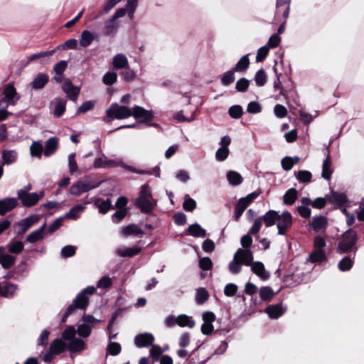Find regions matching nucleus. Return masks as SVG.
<instances>
[{
  "mask_svg": "<svg viewBox=\"0 0 364 364\" xmlns=\"http://www.w3.org/2000/svg\"><path fill=\"white\" fill-rule=\"evenodd\" d=\"M357 241L358 235L356 232L351 228L348 229L341 235L336 252L341 255L353 252L355 256L358 249L356 246Z\"/></svg>",
  "mask_w": 364,
  "mask_h": 364,
  "instance_id": "f257e3e1",
  "label": "nucleus"
},
{
  "mask_svg": "<svg viewBox=\"0 0 364 364\" xmlns=\"http://www.w3.org/2000/svg\"><path fill=\"white\" fill-rule=\"evenodd\" d=\"M139 123L144 124L148 127H157L159 126L156 123H152L154 119V114L151 110H146L144 107L135 105L132 108V114Z\"/></svg>",
  "mask_w": 364,
  "mask_h": 364,
  "instance_id": "f03ea898",
  "label": "nucleus"
},
{
  "mask_svg": "<svg viewBox=\"0 0 364 364\" xmlns=\"http://www.w3.org/2000/svg\"><path fill=\"white\" fill-rule=\"evenodd\" d=\"M106 114L107 117L122 119L131 117L132 109L126 106H121L117 103H114L111 105L110 107L107 110Z\"/></svg>",
  "mask_w": 364,
  "mask_h": 364,
  "instance_id": "7ed1b4c3",
  "label": "nucleus"
},
{
  "mask_svg": "<svg viewBox=\"0 0 364 364\" xmlns=\"http://www.w3.org/2000/svg\"><path fill=\"white\" fill-rule=\"evenodd\" d=\"M4 97L0 100V106L3 103L7 105H15L20 99V95L17 93L13 83L6 84L3 90Z\"/></svg>",
  "mask_w": 364,
  "mask_h": 364,
  "instance_id": "20e7f679",
  "label": "nucleus"
},
{
  "mask_svg": "<svg viewBox=\"0 0 364 364\" xmlns=\"http://www.w3.org/2000/svg\"><path fill=\"white\" fill-rule=\"evenodd\" d=\"M17 199L21 201L25 207H32L38 203L39 200L43 197V193L41 192L40 195L37 193H29L27 190L20 189L17 191Z\"/></svg>",
  "mask_w": 364,
  "mask_h": 364,
  "instance_id": "39448f33",
  "label": "nucleus"
},
{
  "mask_svg": "<svg viewBox=\"0 0 364 364\" xmlns=\"http://www.w3.org/2000/svg\"><path fill=\"white\" fill-rule=\"evenodd\" d=\"M293 225V218L290 212L284 210L279 214L277 220V228L278 234L285 235L287 232L291 228Z\"/></svg>",
  "mask_w": 364,
  "mask_h": 364,
  "instance_id": "423d86ee",
  "label": "nucleus"
},
{
  "mask_svg": "<svg viewBox=\"0 0 364 364\" xmlns=\"http://www.w3.org/2000/svg\"><path fill=\"white\" fill-rule=\"evenodd\" d=\"M62 90L67 95L68 98L75 102L78 97L80 90L78 87L73 85L70 79H66L62 85Z\"/></svg>",
  "mask_w": 364,
  "mask_h": 364,
  "instance_id": "0eeeda50",
  "label": "nucleus"
},
{
  "mask_svg": "<svg viewBox=\"0 0 364 364\" xmlns=\"http://www.w3.org/2000/svg\"><path fill=\"white\" fill-rule=\"evenodd\" d=\"M18 205L16 198H5L0 200V215L4 216Z\"/></svg>",
  "mask_w": 364,
  "mask_h": 364,
  "instance_id": "6e6552de",
  "label": "nucleus"
},
{
  "mask_svg": "<svg viewBox=\"0 0 364 364\" xmlns=\"http://www.w3.org/2000/svg\"><path fill=\"white\" fill-rule=\"evenodd\" d=\"M328 202L333 203L335 205L341 208L346 206L349 203L347 196L343 193L331 191V194L327 196Z\"/></svg>",
  "mask_w": 364,
  "mask_h": 364,
  "instance_id": "1a4fd4ad",
  "label": "nucleus"
},
{
  "mask_svg": "<svg viewBox=\"0 0 364 364\" xmlns=\"http://www.w3.org/2000/svg\"><path fill=\"white\" fill-rule=\"evenodd\" d=\"M136 205L143 213H150L156 205V202L153 198H136Z\"/></svg>",
  "mask_w": 364,
  "mask_h": 364,
  "instance_id": "9d476101",
  "label": "nucleus"
},
{
  "mask_svg": "<svg viewBox=\"0 0 364 364\" xmlns=\"http://www.w3.org/2000/svg\"><path fill=\"white\" fill-rule=\"evenodd\" d=\"M235 255L242 265L250 266L252 264L253 252L250 250L239 248Z\"/></svg>",
  "mask_w": 364,
  "mask_h": 364,
  "instance_id": "9b49d317",
  "label": "nucleus"
},
{
  "mask_svg": "<svg viewBox=\"0 0 364 364\" xmlns=\"http://www.w3.org/2000/svg\"><path fill=\"white\" fill-rule=\"evenodd\" d=\"M154 341V337L151 333H144L138 334L134 338V343L139 348L148 347L152 346Z\"/></svg>",
  "mask_w": 364,
  "mask_h": 364,
  "instance_id": "f8f14e48",
  "label": "nucleus"
},
{
  "mask_svg": "<svg viewBox=\"0 0 364 364\" xmlns=\"http://www.w3.org/2000/svg\"><path fill=\"white\" fill-rule=\"evenodd\" d=\"M290 2L291 0H277L275 20L281 13L284 18H288L289 14Z\"/></svg>",
  "mask_w": 364,
  "mask_h": 364,
  "instance_id": "ddd939ff",
  "label": "nucleus"
},
{
  "mask_svg": "<svg viewBox=\"0 0 364 364\" xmlns=\"http://www.w3.org/2000/svg\"><path fill=\"white\" fill-rule=\"evenodd\" d=\"M264 312L268 314L270 318L277 319L285 313V309L282 308V303H280L268 305L265 308Z\"/></svg>",
  "mask_w": 364,
  "mask_h": 364,
  "instance_id": "4468645a",
  "label": "nucleus"
},
{
  "mask_svg": "<svg viewBox=\"0 0 364 364\" xmlns=\"http://www.w3.org/2000/svg\"><path fill=\"white\" fill-rule=\"evenodd\" d=\"M16 262V257L5 254V249L4 247H0V264L1 267L8 269L14 265Z\"/></svg>",
  "mask_w": 364,
  "mask_h": 364,
  "instance_id": "2eb2a0df",
  "label": "nucleus"
},
{
  "mask_svg": "<svg viewBox=\"0 0 364 364\" xmlns=\"http://www.w3.org/2000/svg\"><path fill=\"white\" fill-rule=\"evenodd\" d=\"M250 266L252 272L262 280L269 278L270 274L265 270L264 265L262 262H252Z\"/></svg>",
  "mask_w": 364,
  "mask_h": 364,
  "instance_id": "dca6fc26",
  "label": "nucleus"
},
{
  "mask_svg": "<svg viewBox=\"0 0 364 364\" xmlns=\"http://www.w3.org/2000/svg\"><path fill=\"white\" fill-rule=\"evenodd\" d=\"M141 247L134 246L132 247H122L118 248L116 253L118 256L122 257H133L139 255L141 252Z\"/></svg>",
  "mask_w": 364,
  "mask_h": 364,
  "instance_id": "f3484780",
  "label": "nucleus"
},
{
  "mask_svg": "<svg viewBox=\"0 0 364 364\" xmlns=\"http://www.w3.org/2000/svg\"><path fill=\"white\" fill-rule=\"evenodd\" d=\"M56 49H53L51 50L48 51H41L37 53H34L28 56L26 59V61L24 62V60H22V65L26 67L27 66L29 63L37 60H42L44 59L46 57L50 56L53 55L55 53Z\"/></svg>",
  "mask_w": 364,
  "mask_h": 364,
  "instance_id": "a211bd4d",
  "label": "nucleus"
},
{
  "mask_svg": "<svg viewBox=\"0 0 364 364\" xmlns=\"http://www.w3.org/2000/svg\"><path fill=\"white\" fill-rule=\"evenodd\" d=\"M39 219V215H33L21 220L18 223V225L21 226V230L18 233H25L33 225L37 223Z\"/></svg>",
  "mask_w": 364,
  "mask_h": 364,
  "instance_id": "6ab92c4d",
  "label": "nucleus"
},
{
  "mask_svg": "<svg viewBox=\"0 0 364 364\" xmlns=\"http://www.w3.org/2000/svg\"><path fill=\"white\" fill-rule=\"evenodd\" d=\"M279 216V212L274 210H269L264 215L261 216V218L266 227H272L276 224Z\"/></svg>",
  "mask_w": 364,
  "mask_h": 364,
  "instance_id": "aec40b11",
  "label": "nucleus"
},
{
  "mask_svg": "<svg viewBox=\"0 0 364 364\" xmlns=\"http://www.w3.org/2000/svg\"><path fill=\"white\" fill-rule=\"evenodd\" d=\"M186 235L195 237H205L206 231L199 224L195 223L188 226L186 230Z\"/></svg>",
  "mask_w": 364,
  "mask_h": 364,
  "instance_id": "412c9836",
  "label": "nucleus"
},
{
  "mask_svg": "<svg viewBox=\"0 0 364 364\" xmlns=\"http://www.w3.org/2000/svg\"><path fill=\"white\" fill-rule=\"evenodd\" d=\"M327 225V218L323 215L314 217L312 220L310 222V226L316 232H318L322 229L326 228Z\"/></svg>",
  "mask_w": 364,
  "mask_h": 364,
  "instance_id": "4be33fe9",
  "label": "nucleus"
},
{
  "mask_svg": "<svg viewBox=\"0 0 364 364\" xmlns=\"http://www.w3.org/2000/svg\"><path fill=\"white\" fill-rule=\"evenodd\" d=\"M58 139L56 136L50 137L46 141L44 156H50L53 154L58 149Z\"/></svg>",
  "mask_w": 364,
  "mask_h": 364,
  "instance_id": "5701e85b",
  "label": "nucleus"
},
{
  "mask_svg": "<svg viewBox=\"0 0 364 364\" xmlns=\"http://www.w3.org/2000/svg\"><path fill=\"white\" fill-rule=\"evenodd\" d=\"M46 227V224L44 223L39 229L31 232L26 239V242L35 243L41 241L44 238V230Z\"/></svg>",
  "mask_w": 364,
  "mask_h": 364,
  "instance_id": "b1692460",
  "label": "nucleus"
},
{
  "mask_svg": "<svg viewBox=\"0 0 364 364\" xmlns=\"http://www.w3.org/2000/svg\"><path fill=\"white\" fill-rule=\"evenodd\" d=\"M67 348L70 352L78 353L85 348V343L83 340L78 338H74L67 345Z\"/></svg>",
  "mask_w": 364,
  "mask_h": 364,
  "instance_id": "393cba45",
  "label": "nucleus"
},
{
  "mask_svg": "<svg viewBox=\"0 0 364 364\" xmlns=\"http://www.w3.org/2000/svg\"><path fill=\"white\" fill-rule=\"evenodd\" d=\"M66 348V343L61 338H56L51 343L49 350L54 355H60Z\"/></svg>",
  "mask_w": 364,
  "mask_h": 364,
  "instance_id": "a878e982",
  "label": "nucleus"
},
{
  "mask_svg": "<svg viewBox=\"0 0 364 364\" xmlns=\"http://www.w3.org/2000/svg\"><path fill=\"white\" fill-rule=\"evenodd\" d=\"M48 76L45 73H39L31 82V87L34 90H40L48 83Z\"/></svg>",
  "mask_w": 364,
  "mask_h": 364,
  "instance_id": "bb28decb",
  "label": "nucleus"
},
{
  "mask_svg": "<svg viewBox=\"0 0 364 364\" xmlns=\"http://www.w3.org/2000/svg\"><path fill=\"white\" fill-rule=\"evenodd\" d=\"M121 232L124 237L144 234V232L141 228H139L137 225L135 224H130L123 227L122 228Z\"/></svg>",
  "mask_w": 364,
  "mask_h": 364,
  "instance_id": "cd10ccee",
  "label": "nucleus"
},
{
  "mask_svg": "<svg viewBox=\"0 0 364 364\" xmlns=\"http://www.w3.org/2000/svg\"><path fill=\"white\" fill-rule=\"evenodd\" d=\"M2 166L11 164L17 160L18 154L14 150L2 151Z\"/></svg>",
  "mask_w": 364,
  "mask_h": 364,
  "instance_id": "c85d7f7f",
  "label": "nucleus"
},
{
  "mask_svg": "<svg viewBox=\"0 0 364 364\" xmlns=\"http://www.w3.org/2000/svg\"><path fill=\"white\" fill-rule=\"evenodd\" d=\"M298 198V191L296 188L288 189L283 196V203L287 205H293Z\"/></svg>",
  "mask_w": 364,
  "mask_h": 364,
  "instance_id": "c756f323",
  "label": "nucleus"
},
{
  "mask_svg": "<svg viewBox=\"0 0 364 364\" xmlns=\"http://www.w3.org/2000/svg\"><path fill=\"white\" fill-rule=\"evenodd\" d=\"M331 160L329 154L328 153L326 158L323 160L322 165V177L326 180H330L333 170L331 168Z\"/></svg>",
  "mask_w": 364,
  "mask_h": 364,
  "instance_id": "7c9ffc66",
  "label": "nucleus"
},
{
  "mask_svg": "<svg viewBox=\"0 0 364 364\" xmlns=\"http://www.w3.org/2000/svg\"><path fill=\"white\" fill-rule=\"evenodd\" d=\"M113 68H129L128 67V60L125 55L117 54L112 60Z\"/></svg>",
  "mask_w": 364,
  "mask_h": 364,
  "instance_id": "2f4dec72",
  "label": "nucleus"
},
{
  "mask_svg": "<svg viewBox=\"0 0 364 364\" xmlns=\"http://www.w3.org/2000/svg\"><path fill=\"white\" fill-rule=\"evenodd\" d=\"M274 70L277 76V80L274 82V87L275 89H280L283 82H285L287 80H290L289 75L291 74V70H289L288 73L286 72L284 75L282 73H279L278 70Z\"/></svg>",
  "mask_w": 364,
  "mask_h": 364,
  "instance_id": "473e14b6",
  "label": "nucleus"
},
{
  "mask_svg": "<svg viewBox=\"0 0 364 364\" xmlns=\"http://www.w3.org/2000/svg\"><path fill=\"white\" fill-rule=\"evenodd\" d=\"M176 324L181 327L193 328L195 326V321L192 317L186 314H181L176 318Z\"/></svg>",
  "mask_w": 364,
  "mask_h": 364,
  "instance_id": "72a5a7b5",
  "label": "nucleus"
},
{
  "mask_svg": "<svg viewBox=\"0 0 364 364\" xmlns=\"http://www.w3.org/2000/svg\"><path fill=\"white\" fill-rule=\"evenodd\" d=\"M94 39L95 35L92 32L84 30L80 36V45L83 48H86L92 43Z\"/></svg>",
  "mask_w": 364,
  "mask_h": 364,
  "instance_id": "f704fd0d",
  "label": "nucleus"
},
{
  "mask_svg": "<svg viewBox=\"0 0 364 364\" xmlns=\"http://www.w3.org/2000/svg\"><path fill=\"white\" fill-rule=\"evenodd\" d=\"M56 105L53 110V115L55 117H60L66 109V100L63 98H56Z\"/></svg>",
  "mask_w": 364,
  "mask_h": 364,
  "instance_id": "c9c22d12",
  "label": "nucleus"
},
{
  "mask_svg": "<svg viewBox=\"0 0 364 364\" xmlns=\"http://www.w3.org/2000/svg\"><path fill=\"white\" fill-rule=\"evenodd\" d=\"M249 205L245 202L242 198H240L235 205L234 219L235 221H239L242 213Z\"/></svg>",
  "mask_w": 364,
  "mask_h": 364,
  "instance_id": "e433bc0d",
  "label": "nucleus"
},
{
  "mask_svg": "<svg viewBox=\"0 0 364 364\" xmlns=\"http://www.w3.org/2000/svg\"><path fill=\"white\" fill-rule=\"evenodd\" d=\"M23 243L21 241L11 240L7 245L9 253L18 255L23 250Z\"/></svg>",
  "mask_w": 364,
  "mask_h": 364,
  "instance_id": "4c0bfd02",
  "label": "nucleus"
},
{
  "mask_svg": "<svg viewBox=\"0 0 364 364\" xmlns=\"http://www.w3.org/2000/svg\"><path fill=\"white\" fill-rule=\"evenodd\" d=\"M327 259L325 251L316 250L309 255V261L312 263L322 262Z\"/></svg>",
  "mask_w": 364,
  "mask_h": 364,
  "instance_id": "58836bf2",
  "label": "nucleus"
},
{
  "mask_svg": "<svg viewBox=\"0 0 364 364\" xmlns=\"http://www.w3.org/2000/svg\"><path fill=\"white\" fill-rule=\"evenodd\" d=\"M73 302L78 307V309L85 310L89 304V298L80 292L76 296Z\"/></svg>",
  "mask_w": 364,
  "mask_h": 364,
  "instance_id": "ea45409f",
  "label": "nucleus"
},
{
  "mask_svg": "<svg viewBox=\"0 0 364 364\" xmlns=\"http://www.w3.org/2000/svg\"><path fill=\"white\" fill-rule=\"evenodd\" d=\"M354 258L355 256H353L352 259L350 257V256L344 257L338 262V269L342 272L349 271L353 267Z\"/></svg>",
  "mask_w": 364,
  "mask_h": 364,
  "instance_id": "a19ab883",
  "label": "nucleus"
},
{
  "mask_svg": "<svg viewBox=\"0 0 364 364\" xmlns=\"http://www.w3.org/2000/svg\"><path fill=\"white\" fill-rule=\"evenodd\" d=\"M227 178L232 186H238L242 183L243 178L240 173L235 171H230L227 173Z\"/></svg>",
  "mask_w": 364,
  "mask_h": 364,
  "instance_id": "79ce46f5",
  "label": "nucleus"
},
{
  "mask_svg": "<svg viewBox=\"0 0 364 364\" xmlns=\"http://www.w3.org/2000/svg\"><path fill=\"white\" fill-rule=\"evenodd\" d=\"M209 298V294L208 291L203 288L200 287L197 289L196 295V301L198 304H204Z\"/></svg>",
  "mask_w": 364,
  "mask_h": 364,
  "instance_id": "37998d69",
  "label": "nucleus"
},
{
  "mask_svg": "<svg viewBox=\"0 0 364 364\" xmlns=\"http://www.w3.org/2000/svg\"><path fill=\"white\" fill-rule=\"evenodd\" d=\"M295 176L299 182L304 183L311 182L312 178L311 173L306 170H301L298 172H295Z\"/></svg>",
  "mask_w": 364,
  "mask_h": 364,
  "instance_id": "c03bdc74",
  "label": "nucleus"
},
{
  "mask_svg": "<svg viewBox=\"0 0 364 364\" xmlns=\"http://www.w3.org/2000/svg\"><path fill=\"white\" fill-rule=\"evenodd\" d=\"M274 293L269 287H262L259 290V297L264 301H269Z\"/></svg>",
  "mask_w": 364,
  "mask_h": 364,
  "instance_id": "a18cd8bd",
  "label": "nucleus"
},
{
  "mask_svg": "<svg viewBox=\"0 0 364 364\" xmlns=\"http://www.w3.org/2000/svg\"><path fill=\"white\" fill-rule=\"evenodd\" d=\"M243 70H230L224 73L221 77V83L228 86L232 84L235 80L234 72L235 71H242Z\"/></svg>",
  "mask_w": 364,
  "mask_h": 364,
  "instance_id": "49530a36",
  "label": "nucleus"
},
{
  "mask_svg": "<svg viewBox=\"0 0 364 364\" xmlns=\"http://www.w3.org/2000/svg\"><path fill=\"white\" fill-rule=\"evenodd\" d=\"M30 151L32 156L41 158L43 151V147L40 142L33 141L31 145Z\"/></svg>",
  "mask_w": 364,
  "mask_h": 364,
  "instance_id": "de8ad7c7",
  "label": "nucleus"
},
{
  "mask_svg": "<svg viewBox=\"0 0 364 364\" xmlns=\"http://www.w3.org/2000/svg\"><path fill=\"white\" fill-rule=\"evenodd\" d=\"M17 287L15 284L11 283H6L5 285L1 286V296L4 297H7L9 296H12L15 292Z\"/></svg>",
  "mask_w": 364,
  "mask_h": 364,
  "instance_id": "09e8293b",
  "label": "nucleus"
},
{
  "mask_svg": "<svg viewBox=\"0 0 364 364\" xmlns=\"http://www.w3.org/2000/svg\"><path fill=\"white\" fill-rule=\"evenodd\" d=\"M114 21L115 20L111 18L105 22L104 34L105 36H109L115 32L117 26Z\"/></svg>",
  "mask_w": 364,
  "mask_h": 364,
  "instance_id": "8fccbe9b",
  "label": "nucleus"
},
{
  "mask_svg": "<svg viewBox=\"0 0 364 364\" xmlns=\"http://www.w3.org/2000/svg\"><path fill=\"white\" fill-rule=\"evenodd\" d=\"M151 346L152 347L150 349V356L154 362L159 361L163 355V350L158 345H152Z\"/></svg>",
  "mask_w": 364,
  "mask_h": 364,
  "instance_id": "3c124183",
  "label": "nucleus"
},
{
  "mask_svg": "<svg viewBox=\"0 0 364 364\" xmlns=\"http://www.w3.org/2000/svg\"><path fill=\"white\" fill-rule=\"evenodd\" d=\"M242 265V263L238 261L237 258L234 255L233 260L230 262L228 269L232 274H237L240 272Z\"/></svg>",
  "mask_w": 364,
  "mask_h": 364,
  "instance_id": "603ef678",
  "label": "nucleus"
},
{
  "mask_svg": "<svg viewBox=\"0 0 364 364\" xmlns=\"http://www.w3.org/2000/svg\"><path fill=\"white\" fill-rule=\"evenodd\" d=\"M122 350L121 345L117 342H110L107 348V353L111 355L116 356L120 353Z\"/></svg>",
  "mask_w": 364,
  "mask_h": 364,
  "instance_id": "864d4df0",
  "label": "nucleus"
},
{
  "mask_svg": "<svg viewBox=\"0 0 364 364\" xmlns=\"http://www.w3.org/2000/svg\"><path fill=\"white\" fill-rule=\"evenodd\" d=\"M76 330L74 326H68L65 328V329L62 333V338L65 341H70L72 339H74L76 334Z\"/></svg>",
  "mask_w": 364,
  "mask_h": 364,
  "instance_id": "5fc2aeb1",
  "label": "nucleus"
},
{
  "mask_svg": "<svg viewBox=\"0 0 364 364\" xmlns=\"http://www.w3.org/2000/svg\"><path fill=\"white\" fill-rule=\"evenodd\" d=\"M92 331L91 327L86 324L82 323L78 326L77 329L76 330L77 333L82 338H87Z\"/></svg>",
  "mask_w": 364,
  "mask_h": 364,
  "instance_id": "6e6d98bb",
  "label": "nucleus"
},
{
  "mask_svg": "<svg viewBox=\"0 0 364 364\" xmlns=\"http://www.w3.org/2000/svg\"><path fill=\"white\" fill-rule=\"evenodd\" d=\"M255 83L257 86H264L267 82V75L264 70H258L255 77Z\"/></svg>",
  "mask_w": 364,
  "mask_h": 364,
  "instance_id": "4d7b16f0",
  "label": "nucleus"
},
{
  "mask_svg": "<svg viewBox=\"0 0 364 364\" xmlns=\"http://www.w3.org/2000/svg\"><path fill=\"white\" fill-rule=\"evenodd\" d=\"M228 113L233 119H239L243 114L242 107L240 105H233L229 108Z\"/></svg>",
  "mask_w": 364,
  "mask_h": 364,
  "instance_id": "13d9d810",
  "label": "nucleus"
},
{
  "mask_svg": "<svg viewBox=\"0 0 364 364\" xmlns=\"http://www.w3.org/2000/svg\"><path fill=\"white\" fill-rule=\"evenodd\" d=\"M99 212L102 214H106L109 210L113 209L114 207L112 205L110 199L102 200L100 204L97 205Z\"/></svg>",
  "mask_w": 364,
  "mask_h": 364,
  "instance_id": "bf43d9fd",
  "label": "nucleus"
},
{
  "mask_svg": "<svg viewBox=\"0 0 364 364\" xmlns=\"http://www.w3.org/2000/svg\"><path fill=\"white\" fill-rule=\"evenodd\" d=\"M77 46V41L72 38L66 41L63 43L59 45L55 49L69 50L75 49Z\"/></svg>",
  "mask_w": 364,
  "mask_h": 364,
  "instance_id": "052dcab7",
  "label": "nucleus"
},
{
  "mask_svg": "<svg viewBox=\"0 0 364 364\" xmlns=\"http://www.w3.org/2000/svg\"><path fill=\"white\" fill-rule=\"evenodd\" d=\"M183 208L185 210L192 212L196 208V202L193 198L186 195V199L183 203Z\"/></svg>",
  "mask_w": 364,
  "mask_h": 364,
  "instance_id": "680f3d73",
  "label": "nucleus"
},
{
  "mask_svg": "<svg viewBox=\"0 0 364 364\" xmlns=\"http://www.w3.org/2000/svg\"><path fill=\"white\" fill-rule=\"evenodd\" d=\"M95 106V102L92 101H85L77 109L76 114H80L82 113H85L90 110H91Z\"/></svg>",
  "mask_w": 364,
  "mask_h": 364,
  "instance_id": "e2e57ef3",
  "label": "nucleus"
},
{
  "mask_svg": "<svg viewBox=\"0 0 364 364\" xmlns=\"http://www.w3.org/2000/svg\"><path fill=\"white\" fill-rule=\"evenodd\" d=\"M117 78V75L114 72H107L102 77V82L107 85H113Z\"/></svg>",
  "mask_w": 364,
  "mask_h": 364,
  "instance_id": "0e129e2a",
  "label": "nucleus"
},
{
  "mask_svg": "<svg viewBox=\"0 0 364 364\" xmlns=\"http://www.w3.org/2000/svg\"><path fill=\"white\" fill-rule=\"evenodd\" d=\"M199 267L204 271L210 270L213 268L212 260L208 257L200 258L199 259Z\"/></svg>",
  "mask_w": 364,
  "mask_h": 364,
  "instance_id": "69168bd1",
  "label": "nucleus"
},
{
  "mask_svg": "<svg viewBox=\"0 0 364 364\" xmlns=\"http://www.w3.org/2000/svg\"><path fill=\"white\" fill-rule=\"evenodd\" d=\"M127 209L118 210L112 215V220L114 223H119L127 215Z\"/></svg>",
  "mask_w": 364,
  "mask_h": 364,
  "instance_id": "338daca9",
  "label": "nucleus"
},
{
  "mask_svg": "<svg viewBox=\"0 0 364 364\" xmlns=\"http://www.w3.org/2000/svg\"><path fill=\"white\" fill-rule=\"evenodd\" d=\"M76 247L73 245H65L61 250V255L64 258H68L75 255Z\"/></svg>",
  "mask_w": 364,
  "mask_h": 364,
  "instance_id": "774afa93",
  "label": "nucleus"
}]
</instances>
